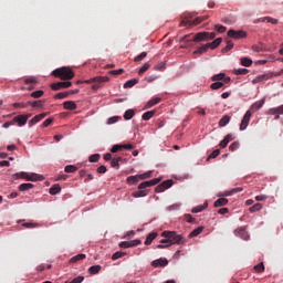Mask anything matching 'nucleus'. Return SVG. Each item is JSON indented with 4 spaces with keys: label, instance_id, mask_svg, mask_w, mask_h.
Segmentation results:
<instances>
[{
    "label": "nucleus",
    "instance_id": "nucleus-43",
    "mask_svg": "<svg viewBox=\"0 0 283 283\" xmlns=\"http://www.w3.org/2000/svg\"><path fill=\"white\" fill-rule=\"evenodd\" d=\"M234 74L237 76L247 75V74H249V70H247V69H237V70H234Z\"/></svg>",
    "mask_w": 283,
    "mask_h": 283
},
{
    "label": "nucleus",
    "instance_id": "nucleus-38",
    "mask_svg": "<svg viewBox=\"0 0 283 283\" xmlns=\"http://www.w3.org/2000/svg\"><path fill=\"white\" fill-rule=\"evenodd\" d=\"M101 272V265H92L88 269V273H91V275H96V273Z\"/></svg>",
    "mask_w": 283,
    "mask_h": 283
},
{
    "label": "nucleus",
    "instance_id": "nucleus-60",
    "mask_svg": "<svg viewBox=\"0 0 283 283\" xmlns=\"http://www.w3.org/2000/svg\"><path fill=\"white\" fill-rule=\"evenodd\" d=\"M262 81H269V76L259 75L258 77H255L254 83H262Z\"/></svg>",
    "mask_w": 283,
    "mask_h": 283
},
{
    "label": "nucleus",
    "instance_id": "nucleus-2",
    "mask_svg": "<svg viewBox=\"0 0 283 283\" xmlns=\"http://www.w3.org/2000/svg\"><path fill=\"white\" fill-rule=\"evenodd\" d=\"M160 182L159 178L151 179L149 181H143L138 185V191L133 192V198H145L149 195L148 187H155V185H158Z\"/></svg>",
    "mask_w": 283,
    "mask_h": 283
},
{
    "label": "nucleus",
    "instance_id": "nucleus-36",
    "mask_svg": "<svg viewBox=\"0 0 283 283\" xmlns=\"http://www.w3.org/2000/svg\"><path fill=\"white\" fill-rule=\"evenodd\" d=\"M78 170V168L76 167V166H74V165H67V166H65V168H64V171L66 172V174H74L75 171H77Z\"/></svg>",
    "mask_w": 283,
    "mask_h": 283
},
{
    "label": "nucleus",
    "instance_id": "nucleus-26",
    "mask_svg": "<svg viewBox=\"0 0 283 283\" xmlns=\"http://www.w3.org/2000/svg\"><path fill=\"white\" fill-rule=\"evenodd\" d=\"M229 205V199L227 198H219L217 201H214V207H224Z\"/></svg>",
    "mask_w": 283,
    "mask_h": 283
},
{
    "label": "nucleus",
    "instance_id": "nucleus-53",
    "mask_svg": "<svg viewBox=\"0 0 283 283\" xmlns=\"http://www.w3.org/2000/svg\"><path fill=\"white\" fill-rule=\"evenodd\" d=\"M67 96H70V92H63V93L55 94L54 98L63 99V98H67Z\"/></svg>",
    "mask_w": 283,
    "mask_h": 283
},
{
    "label": "nucleus",
    "instance_id": "nucleus-54",
    "mask_svg": "<svg viewBox=\"0 0 283 283\" xmlns=\"http://www.w3.org/2000/svg\"><path fill=\"white\" fill-rule=\"evenodd\" d=\"M254 271H256V273H264V263H259L255 265Z\"/></svg>",
    "mask_w": 283,
    "mask_h": 283
},
{
    "label": "nucleus",
    "instance_id": "nucleus-22",
    "mask_svg": "<svg viewBox=\"0 0 283 283\" xmlns=\"http://www.w3.org/2000/svg\"><path fill=\"white\" fill-rule=\"evenodd\" d=\"M156 238H158L157 232L149 233L145 241L146 247H149V244H151V242H154V240H156Z\"/></svg>",
    "mask_w": 283,
    "mask_h": 283
},
{
    "label": "nucleus",
    "instance_id": "nucleus-51",
    "mask_svg": "<svg viewBox=\"0 0 283 283\" xmlns=\"http://www.w3.org/2000/svg\"><path fill=\"white\" fill-rule=\"evenodd\" d=\"M22 227H24L25 229H35V227H39V223L24 222L22 223Z\"/></svg>",
    "mask_w": 283,
    "mask_h": 283
},
{
    "label": "nucleus",
    "instance_id": "nucleus-28",
    "mask_svg": "<svg viewBox=\"0 0 283 283\" xmlns=\"http://www.w3.org/2000/svg\"><path fill=\"white\" fill-rule=\"evenodd\" d=\"M30 189H34L33 184H22L19 186V191H30Z\"/></svg>",
    "mask_w": 283,
    "mask_h": 283
},
{
    "label": "nucleus",
    "instance_id": "nucleus-9",
    "mask_svg": "<svg viewBox=\"0 0 283 283\" xmlns=\"http://www.w3.org/2000/svg\"><path fill=\"white\" fill-rule=\"evenodd\" d=\"M32 116V114L28 115H18L13 118V123H17L19 127H23L28 123V119Z\"/></svg>",
    "mask_w": 283,
    "mask_h": 283
},
{
    "label": "nucleus",
    "instance_id": "nucleus-63",
    "mask_svg": "<svg viewBox=\"0 0 283 283\" xmlns=\"http://www.w3.org/2000/svg\"><path fill=\"white\" fill-rule=\"evenodd\" d=\"M206 39L207 41H213V39H216V32H206Z\"/></svg>",
    "mask_w": 283,
    "mask_h": 283
},
{
    "label": "nucleus",
    "instance_id": "nucleus-12",
    "mask_svg": "<svg viewBox=\"0 0 283 283\" xmlns=\"http://www.w3.org/2000/svg\"><path fill=\"white\" fill-rule=\"evenodd\" d=\"M234 235H237V238H241L242 240H249V232H247V229L244 228L234 230Z\"/></svg>",
    "mask_w": 283,
    "mask_h": 283
},
{
    "label": "nucleus",
    "instance_id": "nucleus-42",
    "mask_svg": "<svg viewBox=\"0 0 283 283\" xmlns=\"http://www.w3.org/2000/svg\"><path fill=\"white\" fill-rule=\"evenodd\" d=\"M230 50H233V42L232 41H227V45H226V48H223L221 50V52L227 53V52H230Z\"/></svg>",
    "mask_w": 283,
    "mask_h": 283
},
{
    "label": "nucleus",
    "instance_id": "nucleus-44",
    "mask_svg": "<svg viewBox=\"0 0 283 283\" xmlns=\"http://www.w3.org/2000/svg\"><path fill=\"white\" fill-rule=\"evenodd\" d=\"M88 160H90L91 163H98V160H101V154L91 155V156L88 157Z\"/></svg>",
    "mask_w": 283,
    "mask_h": 283
},
{
    "label": "nucleus",
    "instance_id": "nucleus-47",
    "mask_svg": "<svg viewBox=\"0 0 283 283\" xmlns=\"http://www.w3.org/2000/svg\"><path fill=\"white\" fill-rule=\"evenodd\" d=\"M28 105H31L33 107H43V101H34V102H28Z\"/></svg>",
    "mask_w": 283,
    "mask_h": 283
},
{
    "label": "nucleus",
    "instance_id": "nucleus-16",
    "mask_svg": "<svg viewBox=\"0 0 283 283\" xmlns=\"http://www.w3.org/2000/svg\"><path fill=\"white\" fill-rule=\"evenodd\" d=\"M233 135L232 134H228L223 140L220 142L219 147H221V149H224L227 147V145H229V143H231V140H233Z\"/></svg>",
    "mask_w": 283,
    "mask_h": 283
},
{
    "label": "nucleus",
    "instance_id": "nucleus-39",
    "mask_svg": "<svg viewBox=\"0 0 283 283\" xmlns=\"http://www.w3.org/2000/svg\"><path fill=\"white\" fill-rule=\"evenodd\" d=\"M250 213H255L256 211H262V203H255L254 206L250 207Z\"/></svg>",
    "mask_w": 283,
    "mask_h": 283
},
{
    "label": "nucleus",
    "instance_id": "nucleus-57",
    "mask_svg": "<svg viewBox=\"0 0 283 283\" xmlns=\"http://www.w3.org/2000/svg\"><path fill=\"white\" fill-rule=\"evenodd\" d=\"M147 57V52H142L139 55L135 57V62L138 63L139 61H143Z\"/></svg>",
    "mask_w": 283,
    "mask_h": 283
},
{
    "label": "nucleus",
    "instance_id": "nucleus-18",
    "mask_svg": "<svg viewBox=\"0 0 283 283\" xmlns=\"http://www.w3.org/2000/svg\"><path fill=\"white\" fill-rule=\"evenodd\" d=\"M169 264V261L167 259H158L151 262V266L157 269V266H167Z\"/></svg>",
    "mask_w": 283,
    "mask_h": 283
},
{
    "label": "nucleus",
    "instance_id": "nucleus-21",
    "mask_svg": "<svg viewBox=\"0 0 283 283\" xmlns=\"http://www.w3.org/2000/svg\"><path fill=\"white\" fill-rule=\"evenodd\" d=\"M45 116H46L45 113L35 115V116L29 122V125H36V123H40V120H43V118H45Z\"/></svg>",
    "mask_w": 283,
    "mask_h": 283
},
{
    "label": "nucleus",
    "instance_id": "nucleus-40",
    "mask_svg": "<svg viewBox=\"0 0 283 283\" xmlns=\"http://www.w3.org/2000/svg\"><path fill=\"white\" fill-rule=\"evenodd\" d=\"M240 191H244V188L242 187L233 188L232 190L227 191L226 196H233L234 193H240Z\"/></svg>",
    "mask_w": 283,
    "mask_h": 283
},
{
    "label": "nucleus",
    "instance_id": "nucleus-50",
    "mask_svg": "<svg viewBox=\"0 0 283 283\" xmlns=\"http://www.w3.org/2000/svg\"><path fill=\"white\" fill-rule=\"evenodd\" d=\"M161 186L164 187L165 190L171 188L174 186V181L172 180H165L164 182H161Z\"/></svg>",
    "mask_w": 283,
    "mask_h": 283
},
{
    "label": "nucleus",
    "instance_id": "nucleus-31",
    "mask_svg": "<svg viewBox=\"0 0 283 283\" xmlns=\"http://www.w3.org/2000/svg\"><path fill=\"white\" fill-rule=\"evenodd\" d=\"M135 112L134 109H127L125 113H124V119L125 120H132L135 116Z\"/></svg>",
    "mask_w": 283,
    "mask_h": 283
},
{
    "label": "nucleus",
    "instance_id": "nucleus-56",
    "mask_svg": "<svg viewBox=\"0 0 283 283\" xmlns=\"http://www.w3.org/2000/svg\"><path fill=\"white\" fill-rule=\"evenodd\" d=\"M43 96V91H34L31 93L32 98H41Z\"/></svg>",
    "mask_w": 283,
    "mask_h": 283
},
{
    "label": "nucleus",
    "instance_id": "nucleus-46",
    "mask_svg": "<svg viewBox=\"0 0 283 283\" xmlns=\"http://www.w3.org/2000/svg\"><path fill=\"white\" fill-rule=\"evenodd\" d=\"M120 120L119 116H113L107 119V125H114L115 123H118Z\"/></svg>",
    "mask_w": 283,
    "mask_h": 283
},
{
    "label": "nucleus",
    "instance_id": "nucleus-27",
    "mask_svg": "<svg viewBox=\"0 0 283 283\" xmlns=\"http://www.w3.org/2000/svg\"><path fill=\"white\" fill-rule=\"evenodd\" d=\"M220 43H222V38H218L214 41H212L211 43H208V48H210V50H216V48H218V45H220Z\"/></svg>",
    "mask_w": 283,
    "mask_h": 283
},
{
    "label": "nucleus",
    "instance_id": "nucleus-17",
    "mask_svg": "<svg viewBox=\"0 0 283 283\" xmlns=\"http://www.w3.org/2000/svg\"><path fill=\"white\" fill-rule=\"evenodd\" d=\"M192 41H193L195 43H200V42H202V41H207V32H199V33H197V34L193 36Z\"/></svg>",
    "mask_w": 283,
    "mask_h": 283
},
{
    "label": "nucleus",
    "instance_id": "nucleus-29",
    "mask_svg": "<svg viewBox=\"0 0 283 283\" xmlns=\"http://www.w3.org/2000/svg\"><path fill=\"white\" fill-rule=\"evenodd\" d=\"M140 180V175L129 176L127 178L128 185H136Z\"/></svg>",
    "mask_w": 283,
    "mask_h": 283
},
{
    "label": "nucleus",
    "instance_id": "nucleus-20",
    "mask_svg": "<svg viewBox=\"0 0 283 283\" xmlns=\"http://www.w3.org/2000/svg\"><path fill=\"white\" fill-rule=\"evenodd\" d=\"M268 114L270 116H276L277 114H283V105H281L279 107L270 108L268 111Z\"/></svg>",
    "mask_w": 283,
    "mask_h": 283
},
{
    "label": "nucleus",
    "instance_id": "nucleus-23",
    "mask_svg": "<svg viewBox=\"0 0 283 283\" xmlns=\"http://www.w3.org/2000/svg\"><path fill=\"white\" fill-rule=\"evenodd\" d=\"M231 123V116L224 115L220 120H219V127H227Z\"/></svg>",
    "mask_w": 283,
    "mask_h": 283
},
{
    "label": "nucleus",
    "instance_id": "nucleus-13",
    "mask_svg": "<svg viewBox=\"0 0 283 283\" xmlns=\"http://www.w3.org/2000/svg\"><path fill=\"white\" fill-rule=\"evenodd\" d=\"M24 83L25 85H30L27 90L32 92V90H34V85H36V77L34 76L27 77L24 78Z\"/></svg>",
    "mask_w": 283,
    "mask_h": 283
},
{
    "label": "nucleus",
    "instance_id": "nucleus-10",
    "mask_svg": "<svg viewBox=\"0 0 283 283\" xmlns=\"http://www.w3.org/2000/svg\"><path fill=\"white\" fill-rule=\"evenodd\" d=\"M228 36H230V39H245L247 32H244V31L229 30V31H228Z\"/></svg>",
    "mask_w": 283,
    "mask_h": 283
},
{
    "label": "nucleus",
    "instance_id": "nucleus-52",
    "mask_svg": "<svg viewBox=\"0 0 283 283\" xmlns=\"http://www.w3.org/2000/svg\"><path fill=\"white\" fill-rule=\"evenodd\" d=\"M207 209V203L205 206H198L192 209V213H200Z\"/></svg>",
    "mask_w": 283,
    "mask_h": 283
},
{
    "label": "nucleus",
    "instance_id": "nucleus-1",
    "mask_svg": "<svg viewBox=\"0 0 283 283\" xmlns=\"http://www.w3.org/2000/svg\"><path fill=\"white\" fill-rule=\"evenodd\" d=\"M161 235L166 239L160 241V244L157 245V249H167L174 244H185V242H187L185 238L178 234L176 231H164Z\"/></svg>",
    "mask_w": 283,
    "mask_h": 283
},
{
    "label": "nucleus",
    "instance_id": "nucleus-8",
    "mask_svg": "<svg viewBox=\"0 0 283 283\" xmlns=\"http://www.w3.org/2000/svg\"><path fill=\"white\" fill-rule=\"evenodd\" d=\"M142 244V241L139 239H135L132 241H122L119 243L120 249H132V247H138Z\"/></svg>",
    "mask_w": 283,
    "mask_h": 283
},
{
    "label": "nucleus",
    "instance_id": "nucleus-4",
    "mask_svg": "<svg viewBox=\"0 0 283 283\" xmlns=\"http://www.w3.org/2000/svg\"><path fill=\"white\" fill-rule=\"evenodd\" d=\"M21 178L23 180H29L31 182H36L38 180H44L43 176L34 172L29 175L28 172L21 171L13 175V180H19Z\"/></svg>",
    "mask_w": 283,
    "mask_h": 283
},
{
    "label": "nucleus",
    "instance_id": "nucleus-58",
    "mask_svg": "<svg viewBox=\"0 0 283 283\" xmlns=\"http://www.w3.org/2000/svg\"><path fill=\"white\" fill-rule=\"evenodd\" d=\"M240 147V143L234 142L229 146L230 151H237Z\"/></svg>",
    "mask_w": 283,
    "mask_h": 283
},
{
    "label": "nucleus",
    "instance_id": "nucleus-7",
    "mask_svg": "<svg viewBox=\"0 0 283 283\" xmlns=\"http://www.w3.org/2000/svg\"><path fill=\"white\" fill-rule=\"evenodd\" d=\"M67 87H72V82H57L51 85V90L54 92H59V90H67Z\"/></svg>",
    "mask_w": 283,
    "mask_h": 283
},
{
    "label": "nucleus",
    "instance_id": "nucleus-59",
    "mask_svg": "<svg viewBox=\"0 0 283 283\" xmlns=\"http://www.w3.org/2000/svg\"><path fill=\"white\" fill-rule=\"evenodd\" d=\"M218 156H220V149L213 150V151L208 156V160H211V158H218Z\"/></svg>",
    "mask_w": 283,
    "mask_h": 283
},
{
    "label": "nucleus",
    "instance_id": "nucleus-64",
    "mask_svg": "<svg viewBox=\"0 0 283 283\" xmlns=\"http://www.w3.org/2000/svg\"><path fill=\"white\" fill-rule=\"evenodd\" d=\"M83 280H85L84 276H77V277H75V279H73L72 281L66 282V283H82Z\"/></svg>",
    "mask_w": 283,
    "mask_h": 283
},
{
    "label": "nucleus",
    "instance_id": "nucleus-30",
    "mask_svg": "<svg viewBox=\"0 0 283 283\" xmlns=\"http://www.w3.org/2000/svg\"><path fill=\"white\" fill-rule=\"evenodd\" d=\"M155 114H156V111H148L143 114L142 118L143 120H150V118H154Z\"/></svg>",
    "mask_w": 283,
    "mask_h": 283
},
{
    "label": "nucleus",
    "instance_id": "nucleus-61",
    "mask_svg": "<svg viewBox=\"0 0 283 283\" xmlns=\"http://www.w3.org/2000/svg\"><path fill=\"white\" fill-rule=\"evenodd\" d=\"M214 29H216L220 34L227 32V27H224V25L217 24V25L214 27Z\"/></svg>",
    "mask_w": 283,
    "mask_h": 283
},
{
    "label": "nucleus",
    "instance_id": "nucleus-15",
    "mask_svg": "<svg viewBox=\"0 0 283 283\" xmlns=\"http://www.w3.org/2000/svg\"><path fill=\"white\" fill-rule=\"evenodd\" d=\"M212 81H223V83H231V77H226L224 73H219L212 76Z\"/></svg>",
    "mask_w": 283,
    "mask_h": 283
},
{
    "label": "nucleus",
    "instance_id": "nucleus-45",
    "mask_svg": "<svg viewBox=\"0 0 283 283\" xmlns=\"http://www.w3.org/2000/svg\"><path fill=\"white\" fill-rule=\"evenodd\" d=\"M166 69L165 62H159L157 65L154 66V70L157 72H163Z\"/></svg>",
    "mask_w": 283,
    "mask_h": 283
},
{
    "label": "nucleus",
    "instance_id": "nucleus-24",
    "mask_svg": "<svg viewBox=\"0 0 283 283\" xmlns=\"http://www.w3.org/2000/svg\"><path fill=\"white\" fill-rule=\"evenodd\" d=\"M49 193H51V196H56V193H61V185L59 184L53 185L50 188Z\"/></svg>",
    "mask_w": 283,
    "mask_h": 283
},
{
    "label": "nucleus",
    "instance_id": "nucleus-37",
    "mask_svg": "<svg viewBox=\"0 0 283 283\" xmlns=\"http://www.w3.org/2000/svg\"><path fill=\"white\" fill-rule=\"evenodd\" d=\"M137 83H138V80L136 78L129 80L124 84V88L127 90L129 87H134V85H137Z\"/></svg>",
    "mask_w": 283,
    "mask_h": 283
},
{
    "label": "nucleus",
    "instance_id": "nucleus-5",
    "mask_svg": "<svg viewBox=\"0 0 283 283\" xmlns=\"http://www.w3.org/2000/svg\"><path fill=\"white\" fill-rule=\"evenodd\" d=\"M208 17H199V18H196L193 21L191 20H182L180 22V27L181 28H191V25H200V23H202V21H207Z\"/></svg>",
    "mask_w": 283,
    "mask_h": 283
},
{
    "label": "nucleus",
    "instance_id": "nucleus-11",
    "mask_svg": "<svg viewBox=\"0 0 283 283\" xmlns=\"http://www.w3.org/2000/svg\"><path fill=\"white\" fill-rule=\"evenodd\" d=\"M109 81V77L107 76H96L90 80H85L84 83H86L87 85L92 84V83H107Z\"/></svg>",
    "mask_w": 283,
    "mask_h": 283
},
{
    "label": "nucleus",
    "instance_id": "nucleus-33",
    "mask_svg": "<svg viewBox=\"0 0 283 283\" xmlns=\"http://www.w3.org/2000/svg\"><path fill=\"white\" fill-rule=\"evenodd\" d=\"M241 65H243V67H251V65H253V60L249 57H242Z\"/></svg>",
    "mask_w": 283,
    "mask_h": 283
},
{
    "label": "nucleus",
    "instance_id": "nucleus-19",
    "mask_svg": "<svg viewBox=\"0 0 283 283\" xmlns=\"http://www.w3.org/2000/svg\"><path fill=\"white\" fill-rule=\"evenodd\" d=\"M64 109H69L70 112H74L76 109L77 105L74 101H66L63 103Z\"/></svg>",
    "mask_w": 283,
    "mask_h": 283
},
{
    "label": "nucleus",
    "instance_id": "nucleus-55",
    "mask_svg": "<svg viewBox=\"0 0 283 283\" xmlns=\"http://www.w3.org/2000/svg\"><path fill=\"white\" fill-rule=\"evenodd\" d=\"M123 72H125V70L119 69V70L109 71L108 74H112L113 76H120V74H123Z\"/></svg>",
    "mask_w": 283,
    "mask_h": 283
},
{
    "label": "nucleus",
    "instance_id": "nucleus-62",
    "mask_svg": "<svg viewBox=\"0 0 283 283\" xmlns=\"http://www.w3.org/2000/svg\"><path fill=\"white\" fill-rule=\"evenodd\" d=\"M150 65L149 63H145L140 69H139V74H145V72H147V70H149Z\"/></svg>",
    "mask_w": 283,
    "mask_h": 283
},
{
    "label": "nucleus",
    "instance_id": "nucleus-41",
    "mask_svg": "<svg viewBox=\"0 0 283 283\" xmlns=\"http://www.w3.org/2000/svg\"><path fill=\"white\" fill-rule=\"evenodd\" d=\"M211 90H220L221 87H224V82H214L210 85Z\"/></svg>",
    "mask_w": 283,
    "mask_h": 283
},
{
    "label": "nucleus",
    "instance_id": "nucleus-35",
    "mask_svg": "<svg viewBox=\"0 0 283 283\" xmlns=\"http://www.w3.org/2000/svg\"><path fill=\"white\" fill-rule=\"evenodd\" d=\"M86 255L85 254H77L73 258H71L70 262L72 264L76 263V262H81V260H85Z\"/></svg>",
    "mask_w": 283,
    "mask_h": 283
},
{
    "label": "nucleus",
    "instance_id": "nucleus-34",
    "mask_svg": "<svg viewBox=\"0 0 283 283\" xmlns=\"http://www.w3.org/2000/svg\"><path fill=\"white\" fill-rule=\"evenodd\" d=\"M207 50H209V44H203L201 46H199L193 54H205V52H207Z\"/></svg>",
    "mask_w": 283,
    "mask_h": 283
},
{
    "label": "nucleus",
    "instance_id": "nucleus-6",
    "mask_svg": "<svg viewBox=\"0 0 283 283\" xmlns=\"http://www.w3.org/2000/svg\"><path fill=\"white\" fill-rule=\"evenodd\" d=\"M251 116H252L251 111H247L240 124L241 132H244V129L249 127V123L251 122Z\"/></svg>",
    "mask_w": 283,
    "mask_h": 283
},
{
    "label": "nucleus",
    "instance_id": "nucleus-48",
    "mask_svg": "<svg viewBox=\"0 0 283 283\" xmlns=\"http://www.w3.org/2000/svg\"><path fill=\"white\" fill-rule=\"evenodd\" d=\"M124 255H127V253L120 252V251L115 252V253L112 255V260H118V259H120V258H124Z\"/></svg>",
    "mask_w": 283,
    "mask_h": 283
},
{
    "label": "nucleus",
    "instance_id": "nucleus-14",
    "mask_svg": "<svg viewBox=\"0 0 283 283\" xmlns=\"http://www.w3.org/2000/svg\"><path fill=\"white\" fill-rule=\"evenodd\" d=\"M163 98L160 97H153L150 101H148L144 107V109H151L155 105H158Z\"/></svg>",
    "mask_w": 283,
    "mask_h": 283
},
{
    "label": "nucleus",
    "instance_id": "nucleus-32",
    "mask_svg": "<svg viewBox=\"0 0 283 283\" xmlns=\"http://www.w3.org/2000/svg\"><path fill=\"white\" fill-rule=\"evenodd\" d=\"M202 231H205V228L203 227H198L192 232H190L189 237L190 238H198V235H200V233H202Z\"/></svg>",
    "mask_w": 283,
    "mask_h": 283
},
{
    "label": "nucleus",
    "instance_id": "nucleus-49",
    "mask_svg": "<svg viewBox=\"0 0 283 283\" xmlns=\"http://www.w3.org/2000/svg\"><path fill=\"white\" fill-rule=\"evenodd\" d=\"M120 160H123L122 157L113 158L112 161H111V166L112 167H119L120 166L119 165Z\"/></svg>",
    "mask_w": 283,
    "mask_h": 283
},
{
    "label": "nucleus",
    "instance_id": "nucleus-3",
    "mask_svg": "<svg viewBox=\"0 0 283 283\" xmlns=\"http://www.w3.org/2000/svg\"><path fill=\"white\" fill-rule=\"evenodd\" d=\"M52 76H55L56 78H61V81H72L74 77V73L69 67H61L56 69L52 72Z\"/></svg>",
    "mask_w": 283,
    "mask_h": 283
},
{
    "label": "nucleus",
    "instance_id": "nucleus-25",
    "mask_svg": "<svg viewBox=\"0 0 283 283\" xmlns=\"http://www.w3.org/2000/svg\"><path fill=\"white\" fill-rule=\"evenodd\" d=\"M264 105V99H261L259 102H255L254 104L251 105V111L252 112H258V109H261V107H263Z\"/></svg>",
    "mask_w": 283,
    "mask_h": 283
}]
</instances>
